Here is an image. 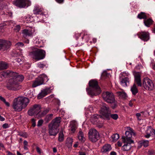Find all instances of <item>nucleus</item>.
Segmentation results:
<instances>
[{"label": "nucleus", "mask_w": 155, "mask_h": 155, "mask_svg": "<svg viewBox=\"0 0 155 155\" xmlns=\"http://www.w3.org/2000/svg\"><path fill=\"white\" fill-rule=\"evenodd\" d=\"M24 79V76L22 75H18L16 78H10L8 82L6 87L9 90L17 91L21 88V86L19 85L20 82Z\"/></svg>", "instance_id": "1"}, {"label": "nucleus", "mask_w": 155, "mask_h": 155, "mask_svg": "<svg viewBox=\"0 0 155 155\" xmlns=\"http://www.w3.org/2000/svg\"><path fill=\"white\" fill-rule=\"evenodd\" d=\"M89 84L90 87L87 88L86 90L89 95L92 97L100 94L101 90L96 81L91 80L89 81Z\"/></svg>", "instance_id": "2"}, {"label": "nucleus", "mask_w": 155, "mask_h": 155, "mask_svg": "<svg viewBox=\"0 0 155 155\" xmlns=\"http://www.w3.org/2000/svg\"><path fill=\"white\" fill-rule=\"evenodd\" d=\"M102 96L104 101L108 103L112 104L111 108L115 109L117 106V101L115 99L113 94L110 92H104L102 94Z\"/></svg>", "instance_id": "3"}, {"label": "nucleus", "mask_w": 155, "mask_h": 155, "mask_svg": "<svg viewBox=\"0 0 155 155\" xmlns=\"http://www.w3.org/2000/svg\"><path fill=\"white\" fill-rule=\"evenodd\" d=\"M29 55L36 60L44 59L45 56V52L40 49L35 48L34 51L29 53Z\"/></svg>", "instance_id": "4"}, {"label": "nucleus", "mask_w": 155, "mask_h": 155, "mask_svg": "<svg viewBox=\"0 0 155 155\" xmlns=\"http://www.w3.org/2000/svg\"><path fill=\"white\" fill-rule=\"evenodd\" d=\"M48 80V77L45 74L40 75L33 81L32 87H35L38 86L43 84L45 82H47Z\"/></svg>", "instance_id": "5"}, {"label": "nucleus", "mask_w": 155, "mask_h": 155, "mask_svg": "<svg viewBox=\"0 0 155 155\" xmlns=\"http://www.w3.org/2000/svg\"><path fill=\"white\" fill-rule=\"evenodd\" d=\"M41 106L39 104H35L32 106L28 111V115L30 116L36 115L37 117H40Z\"/></svg>", "instance_id": "6"}, {"label": "nucleus", "mask_w": 155, "mask_h": 155, "mask_svg": "<svg viewBox=\"0 0 155 155\" xmlns=\"http://www.w3.org/2000/svg\"><path fill=\"white\" fill-rule=\"evenodd\" d=\"M89 139L92 142H96L99 138L98 132L95 129H91L88 132Z\"/></svg>", "instance_id": "7"}, {"label": "nucleus", "mask_w": 155, "mask_h": 155, "mask_svg": "<svg viewBox=\"0 0 155 155\" xmlns=\"http://www.w3.org/2000/svg\"><path fill=\"white\" fill-rule=\"evenodd\" d=\"M100 114L104 116L106 118H109V115L111 111L108 106L105 103H101V104Z\"/></svg>", "instance_id": "8"}, {"label": "nucleus", "mask_w": 155, "mask_h": 155, "mask_svg": "<svg viewBox=\"0 0 155 155\" xmlns=\"http://www.w3.org/2000/svg\"><path fill=\"white\" fill-rule=\"evenodd\" d=\"M143 86L147 90H153L154 86L153 81L149 78H145L143 81Z\"/></svg>", "instance_id": "9"}, {"label": "nucleus", "mask_w": 155, "mask_h": 155, "mask_svg": "<svg viewBox=\"0 0 155 155\" xmlns=\"http://www.w3.org/2000/svg\"><path fill=\"white\" fill-rule=\"evenodd\" d=\"M11 42L8 41L0 39V51H4L9 48Z\"/></svg>", "instance_id": "10"}, {"label": "nucleus", "mask_w": 155, "mask_h": 155, "mask_svg": "<svg viewBox=\"0 0 155 155\" xmlns=\"http://www.w3.org/2000/svg\"><path fill=\"white\" fill-rule=\"evenodd\" d=\"M18 98H15L13 101L12 107L15 111H20L24 109Z\"/></svg>", "instance_id": "11"}, {"label": "nucleus", "mask_w": 155, "mask_h": 155, "mask_svg": "<svg viewBox=\"0 0 155 155\" xmlns=\"http://www.w3.org/2000/svg\"><path fill=\"white\" fill-rule=\"evenodd\" d=\"M28 0H15L13 3L16 6L20 8H24L28 3Z\"/></svg>", "instance_id": "12"}, {"label": "nucleus", "mask_w": 155, "mask_h": 155, "mask_svg": "<svg viewBox=\"0 0 155 155\" xmlns=\"http://www.w3.org/2000/svg\"><path fill=\"white\" fill-rule=\"evenodd\" d=\"M135 136V134L134 133H131L129 131H127L125 132L126 137H122V139L123 141H128L129 143H134L133 140L131 139L132 137V135Z\"/></svg>", "instance_id": "13"}, {"label": "nucleus", "mask_w": 155, "mask_h": 155, "mask_svg": "<svg viewBox=\"0 0 155 155\" xmlns=\"http://www.w3.org/2000/svg\"><path fill=\"white\" fill-rule=\"evenodd\" d=\"M61 118L59 117L53 119L48 126L54 128H58L61 122Z\"/></svg>", "instance_id": "14"}, {"label": "nucleus", "mask_w": 155, "mask_h": 155, "mask_svg": "<svg viewBox=\"0 0 155 155\" xmlns=\"http://www.w3.org/2000/svg\"><path fill=\"white\" fill-rule=\"evenodd\" d=\"M138 37L144 41H148L150 38L149 33L148 32H141L137 34Z\"/></svg>", "instance_id": "15"}, {"label": "nucleus", "mask_w": 155, "mask_h": 155, "mask_svg": "<svg viewBox=\"0 0 155 155\" xmlns=\"http://www.w3.org/2000/svg\"><path fill=\"white\" fill-rule=\"evenodd\" d=\"M18 98L23 108H25L29 102V99L26 97H18Z\"/></svg>", "instance_id": "16"}, {"label": "nucleus", "mask_w": 155, "mask_h": 155, "mask_svg": "<svg viewBox=\"0 0 155 155\" xmlns=\"http://www.w3.org/2000/svg\"><path fill=\"white\" fill-rule=\"evenodd\" d=\"M134 81L138 86L141 87L142 86L140 79L141 74L139 72H134Z\"/></svg>", "instance_id": "17"}, {"label": "nucleus", "mask_w": 155, "mask_h": 155, "mask_svg": "<svg viewBox=\"0 0 155 155\" xmlns=\"http://www.w3.org/2000/svg\"><path fill=\"white\" fill-rule=\"evenodd\" d=\"M50 89V88H47L42 90L41 93L38 95V99H40L49 93L51 91Z\"/></svg>", "instance_id": "18"}, {"label": "nucleus", "mask_w": 155, "mask_h": 155, "mask_svg": "<svg viewBox=\"0 0 155 155\" xmlns=\"http://www.w3.org/2000/svg\"><path fill=\"white\" fill-rule=\"evenodd\" d=\"M57 128H54L48 126L49 134L50 136H56L58 132Z\"/></svg>", "instance_id": "19"}, {"label": "nucleus", "mask_w": 155, "mask_h": 155, "mask_svg": "<svg viewBox=\"0 0 155 155\" xmlns=\"http://www.w3.org/2000/svg\"><path fill=\"white\" fill-rule=\"evenodd\" d=\"M112 149V147L110 144H105L101 150L102 152L106 153L110 151Z\"/></svg>", "instance_id": "20"}, {"label": "nucleus", "mask_w": 155, "mask_h": 155, "mask_svg": "<svg viewBox=\"0 0 155 155\" xmlns=\"http://www.w3.org/2000/svg\"><path fill=\"white\" fill-rule=\"evenodd\" d=\"M33 12L34 14L35 15H41L43 14L42 9L37 6L34 7Z\"/></svg>", "instance_id": "21"}, {"label": "nucleus", "mask_w": 155, "mask_h": 155, "mask_svg": "<svg viewBox=\"0 0 155 155\" xmlns=\"http://www.w3.org/2000/svg\"><path fill=\"white\" fill-rule=\"evenodd\" d=\"M126 143L123 145L122 147V150L124 151H128L131 148L130 144L132 143H129L128 141H123Z\"/></svg>", "instance_id": "22"}, {"label": "nucleus", "mask_w": 155, "mask_h": 155, "mask_svg": "<svg viewBox=\"0 0 155 155\" xmlns=\"http://www.w3.org/2000/svg\"><path fill=\"white\" fill-rule=\"evenodd\" d=\"M8 65L6 62L1 61H0V70H2L7 69L8 67Z\"/></svg>", "instance_id": "23"}, {"label": "nucleus", "mask_w": 155, "mask_h": 155, "mask_svg": "<svg viewBox=\"0 0 155 155\" xmlns=\"http://www.w3.org/2000/svg\"><path fill=\"white\" fill-rule=\"evenodd\" d=\"M120 82L123 86L126 87L127 86V83L129 84V79L127 77H125L122 79Z\"/></svg>", "instance_id": "24"}, {"label": "nucleus", "mask_w": 155, "mask_h": 155, "mask_svg": "<svg viewBox=\"0 0 155 155\" xmlns=\"http://www.w3.org/2000/svg\"><path fill=\"white\" fill-rule=\"evenodd\" d=\"M78 139L79 140L82 142H84V141L85 138L84 137V135L81 131H79L78 135Z\"/></svg>", "instance_id": "25"}, {"label": "nucleus", "mask_w": 155, "mask_h": 155, "mask_svg": "<svg viewBox=\"0 0 155 155\" xmlns=\"http://www.w3.org/2000/svg\"><path fill=\"white\" fill-rule=\"evenodd\" d=\"M153 22V20L150 18L144 20V23L145 25L147 27H149L152 25Z\"/></svg>", "instance_id": "26"}, {"label": "nucleus", "mask_w": 155, "mask_h": 155, "mask_svg": "<svg viewBox=\"0 0 155 155\" xmlns=\"http://www.w3.org/2000/svg\"><path fill=\"white\" fill-rule=\"evenodd\" d=\"M116 94L120 97L122 98L125 99L127 97L126 93L124 91H117Z\"/></svg>", "instance_id": "27"}, {"label": "nucleus", "mask_w": 155, "mask_h": 155, "mask_svg": "<svg viewBox=\"0 0 155 155\" xmlns=\"http://www.w3.org/2000/svg\"><path fill=\"white\" fill-rule=\"evenodd\" d=\"M73 139L71 138H68L66 141V146L69 148H70L72 146Z\"/></svg>", "instance_id": "28"}, {"label": "nucleus", "mask_w": 155, "mask_h": 155, "mask_svg": "<svg viewBox=\"0 0 155 155\" xmlns=\"http://www.w3.org/2000/svg\"><path fill=\"white\" fill-rule=\"evenodd\" d=\"M131 91L133 94L135 95L138 92V90L135 84L131 88Z\"/></svg>", "instance_id": "29"}, {"label": "nucleus", "mask_w": 155, "mask_h": 155, "mask_svg": "<svg viewBox=\"0 0 155 155\" xmlns=\"http://www.w3.org/2000/svg\"><path fill=\"white\" fill-rule=\"evenodd\" d=\"M137 17L140 19H146L147 18V16L145 13L141 12L138 14Z\"/></svg>", "instance_id": "30"}, {"label": "nucleus", "mask_w": 155, "mask_h": 155, "mask_svg": "<svg viewBox=\"0 0 155 155\" xmlns=\"http://www.w3.org/2000/svg\"><path fill=\"white\" fill-rule=\"evenodd\" d=\"M22 33L24 34V36H30L32 35V33L31 31L28 29H24L22 31Z\"/></svg>", "instance_id": "31"}, {"label": "nucleus", "mask_w": 155, "mask_h": 155, "mask_svg": "<svg viewBox=\"0 0 155 155\" xmlns=\"http://www.w3.org/2000/svg\"><path fill=\"white\" fill-rule=\"evenodd\" d=\"M53 116V114H48L46 116L45 119V120L46 123H48L50 121L52 118Z\"/></svg>", "instance_id": "32"}, {"label": "nucleus", "mask_w": 155, "mask_h": 155, "mask_svg": "<svg viewBox=\"0 0 155 155\" xmlns=\"http://www.w3.org/2000/svg\"><path fill=\"white\" fill-rule=\"evenodd\" d=\"M149 141L147 140H143L140 142V144L141 146L147 147L149 146Z\"/></svg>", "instance_id": "33"}, {"label": "nucleus", "mask_w": 155, "mask_h": 155, "mask_svg": "<svg viewBox=\"0 0 155 155\" xmlns=\"http://www.w3.org/2000/svg\"><path fill=\"white\" fill-rule=\"evenodd\" d=\"M50 110L49 108L48 107L45 109L41 113V114H40V117L44 116L46 114H47L49 112Z\"/></svg>", "instance_id": "34"}, {"label": "nucleus", "mask_w": 155, "mask_h": 155, "mask_svg": "<svg viewBox=\"0 0 155 155\" xmlns=\"http://www.w3.org/2000/svg\"><path fill=\"white\" fill-rule=\"evenodd\" d=\"M111 117L114 120H117L118 117V116L117 114H111V112L110 113V114L109 115V118H107L108 120H109L110 119V117Z\"/></svg>", "instance_id": "35"}, {"label": "nucleus", "mask_w": 155, "mask_h": 155, "mask_svg": "<svg viewBox=\"0 0 155 155\" xmlns=\"http://www.w3.org/2000/svg\"><path fill=\"white\" fill-rule=\"evenodd\" d=\"M10 71H7L2 72L1 75L4 77H10Z\"/></svg>", "instance_id": "36"}, {"label": "nucleus", "mask_w": 155, "mask_h": 155, "mask_svg": "<svg viewBox=\"0 0 155 155\" xmlns=\"http://www.w3.org/2000/svg\"><path fill=\"white\" fill-rule=\"evenodd\" d=\"M100 115L98 114H95L91 118V120L92 121H97V120L98 118L100 117Z\"/></svg>", "instance_id": "37"}, {"label": "nucleus", "mask_w": 155, "mask_h": 155, "mask_svg": "<svg viewBox=\"0 0 155 155\" xmlns=\"http://www.w3.org/2000/svg\"><path fill=\"white\" fill-rule=\"evenodd\" d=\"M18 74L16 72H12L10 71V77H12L11 78H16L18 75Z\"/></svg>", "instance_id": "38"}, {"label": "nucleus", "mask_w": 155, "mask_h": 155, "mask_svg": "<svg viewBox=\"0 0 155 155\" xmlns=\"http://www.w3.org/2000/svg\"><path fill=\"white\" fill-rule=\"evenodd\" d=\"M0 100L3 102L7 107H9L10 106L9 103L8 102L6 101L5 99L1 96H0Z\"/></svg>", "instance_id": "39"}, {"label": "nucleus", "mask_w": 155, "mask_h": 155, "mask_svg": "<svg viewBox=\"0 0 155 155\" xmlns=\"http://www.w3.org/2000/svg\"><path fill=\"white\" fill-rule=\"evenodd\" d=\"M111 137L114 141H116L119 139V136L118 134H113L111 136Z\"/></svg>", "instance_id": "40"}, {"label": "nucleus", "mask_w": 155, "mask_h": 155, "mask_svg": "<svg viewBox=\"0 0 155 155\" xmlns=\"http://www.w3.org/2000/svg\"><path fill=\"white\" fill-rule=\"evenodd\" d=\"M58 139L60 142H62L64 140V135L62 132H60Z\"/></svg>", "instance_id": "41"}, {"label": "nucleus", "mask_w": 155, "mask_h": 155, "mask_svg": "<svg viewBox=\"0 0 155 155\" xmlns=\"http://www.w3.org/2000/svg\"><path fill=\"white\" fill-rule=\"evenodd\" d=\"M84 38L86 39V41L87 42L90 38L89 35L87 34L84 33L83 36L82 37V38L83 39Z\"/></svg>", "instance_id": "42"}, {"label": "nucleus", "mask_w": 155, "mask_h": 155, "mask_svg": "<svg viewBox=\"0 0 155 155\" xmlns=\"http://www.w3.org/2000/svg\"><path fill=\"white\" fill-rule=\"evenodd\" d=\"M18 135L24 137L25 138H27L28 137V135L27 133L25 132H20L18 134Z\"/></svg>", "instance_id": "43"}, {"label": "nucleus", "mask_w": 155, "mask_h": 155, "mask_svg": "<svg viewBox=\"0 0 155 155\" xmlns=\"http://www.w3.org/2000/svg\"><path fill=\"white\" fill-rule=\"evenodd\" d=\"M20 29V26L19 25H16L15 27L14 30L16 32H18Z\"/></svg>", "instance_id": "44"}, {"label": "nucleus", "mask_w": 155, "mask_h": 155, "mask_svg": "<svg viewBox=\"0 0 155 155\" xmlns=\"http://www.w3.org/2000/svg\"><path fill=\"white\" fill-rule=\"evenodd\" d=\"M24 45V44L21 42H18L15 45V46L16 48H18V47H22Z\"/></svg>", "instance_id": "45"}, {"label": "nucleus", "mask_w": 155, "mask_h": 155, "mask_svg": "<svg viewBox=\"0 0 155 155\" xmlns=\"http://www.w3.org/2000/svg\"><path fill=\"white\" fill-rule=\"evenodd\" d=\"M149 155H154L155 154V151L153 150H150L148 151Z\"/></svg>", "instance_id": "46"}, {"label": "nucleus", "mask_w": 155, "mask_h": 155, "mask_svg": "<svg viewBox=\"0 0 155 155\" xmlns=\"http://www.w3.org/2000/svg\"><path fill=\"white\" fill-rule=\"evenodd\" d=\"M38 67L42 68L46 66V65L40 62L38 64Z\"/></svg>", "instance_id": "47"}, {"label": "nucleus", "mask_w": 155, "mask_h": 155, "mask_svg": "<svg viewBox=\"0 0 155 155\" xmlns=\"http://www.w3.org/2000/svg\"><path fill=\"white\" fill-rule=\"evenodd\" d=\"M31 121L32 123V126L33 127H35L36 126L35 120L34 118H32Z\"/></svg>", "instance_id": "48"}, {"label": "nucleus", "mask_w": 155, "mask_h": 155, "mask_svg": "<svg viewBox=\"0 0 155 155\" xmlns=\"http://www.w3.org/2000/svg\"><path fill=\"white\" fill-rule=\"evenodd\" d=\"M71 131L73 132H74L76 129V127L75 125H72V124H71Z\"/></svg>", "instance_id": "49"}, {"label": "nucleus", "mask_w": 155, "mask_h": 155, "mask_svg": "<svg viewBox=\"0 0 155 155\" xmlns=\"http://www.w3.org/2000/svg\"><path fill=\"white\" fill-rule=\"evenodd\" d=\"M2 127L3 129L7 128L9 127L8 124L7 123H5L2 125Z\"/></svg>", "instance_id": "50"}, {"label": "nucleus", "mask_w": 155, "mask_h": 155, "mask_svg": "<svg viewBox=\"0 0 155 155\" xmlns=\"http://www.w3.org/2000/svg\"><path fill=\"white\" fill-rule=\"evenodd\" d=\"M43 123V120H39L38 122V126H39L42 125Z\"/></svg>", "instance_id": "51"}, {"label": "nucleus", "mask_w": 155, "mask_h": 155, "mask_svg": "<svg viewBox=\"0 0 155 155\" xmlns=\"http://www.w3.org/2000/svg\"><path fill=\"white\" fill-rule=\"evenodd\" d=\"M136 116L138 120H140L141 119L139 118V117L141 116V114L140 113H137L136 114Z\"/></svg>", "instance_id": "52"}, {"label": "nucleus", "mask_w": 155, "mask_h": 155, "mask_svg": "<svg viewBox=\"0 0 155 155\" xmlns=\"http://www.w3.org/2000/svg\"><path fill=\"white\" fill-rule=\"evenodd\" d=\"M150 131H152L153 133V137L155 138V130L151 128V130H150Z\"/></svg>", "instance_id": "53"}, {"label": "nucleus", "mask_w": 155, "mask_h": 155, "mask_svg": "<svg viewBox=\"0 0 155 155\" xmlns=\"http://www.w3.org/2000/svg\"><path fill=\"white\" fill-rule=\"evenodd\" d=\"M36 149L38 153H41V149L38 147H36Z\"/></svg>", "instance_id": "54"}, {"label": "nucleus", "mask_w": 155, "mask_h": 155, "mask_svg": "<svg viewBox=\"0 0 155 155\" xmlns=\"http://www.w3.org/2000/svg\"><path fill=\"white\" fill-rule=\"evenodd\" d=\"M56 1L59 3H62L63 2L64 0H55Z\"/></svg>", "instance_id": "55"}, {"label": "nucleus", "mask_w": 155, "mask_h": 155, "mask_svg": "<svg viewBox=\"0 0 155 155\" xmlns=\"http://www.w3.org/2000/svg\"><path fill=\"white\" fill-rule=\"evenodd\" d=\"M6 153H7V155H15L9 151H7Z\"/></svg>", "instance_id": "56"}, {"label": "nucleus", "mask_w": 155, "mask_h": 155, "mask_svg": "<svg viewBox=\"0 0 155 155\" xmlns=\"http://www.w3.org/2000/svg\"><path fill=\"white\" fill-rule=\"evenodd\" d=\"M110 155H116L117 154L116 152L113 151L110 152Z\"/></svg>", "instance_id": "57"}, {"label": "nucleus", "mask_w": 155, "mask_h": 155, "mask_svg": "<svg viewBox=\"0 0 155 155\" xmlns=\"http://www.w3.org/2000/svg\"><path fill=\"white\" fill-rule=\"evenodd\" d=\"M24 146H28V143L26 140H24Z\"/></svg>", "instance_id": "58"}, {"label": "nucleus", "mask_w": 155, "mask_h": 155, "mask_svg": "<svg viewBox=\"0 0 155 155\" xmlns=\"http://www.w3.org/2000/svg\"><path fill=\"white\" fill-rule=\"evenodd\" d=\"M5 120V118L3 117H2L0 115V120L1 121H3Z\"/></svg>", "instance_id": "59"}, {"label": "nucleus", "mask_w": 155, "mask_h": 155, "mask_svg": "<svg viewBox=\"0 0 155 155\" xmlns=\"http://www.w3.org/2000/svg\"><path fill=\"white\" fill-rule=\"evenodd\" d=\"M150 136H151L150 134H147V135H145V137L146 138H148Z\"/></svg>", "instance_id": "60"}, {"label": "nucleus", "mask_w": 155, "mask_h": 155, "mask_svg": "<svg viewBox=\"0 0 155 155\" xmlns=\"http://www.w3.org/2000/svg\"><path fill=\"white\" fill-rule=\"evenodd\" d=\"M129 105L130 107H132L133 106V104L132 103L131 101H130L129 104Z\"/></svg>", "instance_id": "61"}, {"label": "nucleus", "mask_w": 155, "mask_h": 155, "mask_svg": "<svg viewBox=\"0 0 155 155\" xmlns=\"http://www.w3.org/2000/svg\"><path fill=\"white\" fill-rule=\"evenodd\" d=\"M16 61L20 63V64H21V63H20V62L21 61V60L20 58H17V59H16Z\"/></svg>", "instance_id": "62"}, {"label": "nucleus", "mask_w": 155, "mask_h": 155, "mask_svg": "<svg viewBox=\"0 0 155 155\" xmlns=\"http://www.w3.org/2000/svg\"><path fill=\"white\" fill-rule=\"evenodd\" d=\"M117 145L119 147H121L122 146L121 143L119 141H118L117 142Z\"/></svg>", "instance_id": "63"}, {"label": "nucleus", "mask_w": 155, "mask_h": 155, "mask_svg": "<svg viewBox=\"0 0 155 155\" xmlns=\"http://www.w3.org/2000/svg\"><path fill=\"white\" fill-rule=\"evenodd\" d=\"M53 152L54 153H56L57 152V150L56 148L54 147L53 148Z\"/></svg>", "instance_id": "64"}]
</instances>
